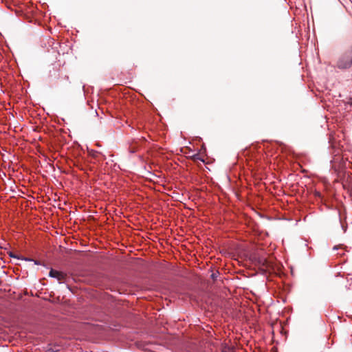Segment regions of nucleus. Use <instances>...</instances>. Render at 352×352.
<instances>
[{
    "label": "nucleus",
    "instance_id": "1",
    "mask_svg": "<svg viewBox=\"0 0 352 352\" xmlns=\"http://www.w3.org/2000/svg\"><path fill=\"white\" fill-rule=\"evenodd\" d=\"M336 65L340 69H346L352 67V47L338 56Z\"/></svg>",
    "mask_w": 352,
    "mask_h": 352
},
{
    "label": "nucleus",
    "instance_id": "2",
    "mask_svg": "<svg viewBox=\"0 0 352 352\" xmlns=\"http://www.w3.org/2000/svg\"><path fill=\"white\" fill-rule=\"evenodd\" d=\"M50 276L56 278L58 280H61L65 278V275L61 272L52 269L50 272Z\"/></svg>",
    "mask_w": 352,
    "mask_h": 352
},
{
    "label": "nucleus",
    "instance_id": "3",
    "mask_svg": "<svg viewBox=\"0 0 352 352\" xmlns=\"http://www.w3.org/2000/svg\"><path fill=\"white\" fill-rule=\"evenodd\" d=\"M129 151H130L131 153H135V152L136 151V150H135V148H133L132 146H131V147L129 148Z\"/></svg>",
    "mask_w": 352,
    "mask_h": 352
},
{
    "label": "nucleus",
    "instance_id": "4",
    "mask_svg": "<svg viewBox=\"0 0 352 352\" xmlns=\"http://www.w3.org/2000/svg\"><path fill=\"white\" fill-rule=\"evenodd\" d=\"M341 247H342V245L335 246V247L333 248V249H334V250H337V249H338V248H341Z\"/></svg>",
    "mask_w": 352,
    "mask_h": 352
}]
</instances>
